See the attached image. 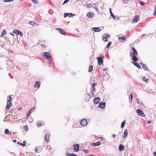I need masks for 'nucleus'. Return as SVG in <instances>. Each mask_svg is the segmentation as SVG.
I'll use <instances>...</instances> for the list:
<instances>
[{"instance_id":"f257e3e1","label":"nucleus","mask_w":156,"mask_h":156,"mask_svg":"<svg viewBox=\"0 0 156 156\" xmlns=\"http://www.w3.org/2000/svg\"><path fill=\"white\" fill-rule=\"evenodd\" d=\"M9 99L7 100V105H6L5 109L6 110H8L10 108L12 105V104L11 102L12 98L10 96L9 97Z\"/></svg>"},{"instance_id":"f03ea898","label":"nucleus","mask_w":156,"mask_h":156,"mask_svg":"<svg viewBox=\"0 0 156 156\" xmlns=\"http://www.w3.org/2000/svg\"><path fill=\"white\" fill-rule=\"evenodd\" d=\"M42 56L45 59H51V55L48 52H46L42 54Z\"/></svg>"},{"instance_id":"7ed1b4c3","label":"nucleus","mask_w":156,"mask_h":156,"mask_svg":"<svg viewBox=\"0 0 156 156\" xmlns=\"http://www.w3.org/2000/svg\"><path fill=\"white\" fill-rule=\"evenodd\" d=\"M96 83H94L92 84V89L91 91V94L92 97L94 96V93L95 91V86L97 85Z\"/></svg>"},{"instance_id":"20e7f679","label":"nucleus","mask_w":156,"mask_h":156,"mask_svg":"<svg viewBox=\"0 0 156 156\" xmlns=\"http://www.w3.org/2000/svg\"><path fill=\"white\" fill-rule=\"evenodd\" d=\"M136 112L138 114V115H140L141 117H145V115L144 113L143 112V111L140 109H138L136 110Z\"/></svg>"},{"instance_id":"39448f33","label":"nucleus","mask_w":156,"mask_h":156,"mask_svg":"<svg viewBox=\"0 0 156 156\" xmlns=\"http://www.w3.org/2000/svg\"><path fill=\"white\" fill-rule=\"evenodd\" d=\"M75 14H73L72 13H65L64 14V17L65 18L66 17H71L73 16H75Z\"/></svg>"},{"instance_id":"423d86ee","label":"nucleus","mask_w":156,"mask_h":156,"mask_svg":"<svg viewBox=\"0 0 156 156\" xmlns=\"http://www.w3.org/2000/svg\"><path fill=\"white\" fill-rule=\"evenodd\" d=\"M80 123L81 125L84 126H86L87 124V120L84 119L81 120Z\"/></svg>"},{"instance_id":"0eeeda50","label":"nucleus","mask_w":156,"mask_h":156,"mask_svg":"<svg viewBox=\"0 0 156 156\" xmlns=\"http://www.w3.org/2000/svg\"><path fill=\"white\" fill-rule=\"evenodd\" d=\"M110 36L108 34H106L103 36V40L105 41L106 42L108 41L107 39L108 37L109 38Z\"/></svg>"},{"instance_id":"6e6552de","label":"nucleus","mask_w":156,"mask_h":156,"mask_svg":"<svg viewBox=\"0 0 156 156\" xmlns=\"http://www.w3.org/2000/svg\"><path fill=\"white\" fill-rule=\"evenodd\" d=\"M139 20V17L138 15H136L134 16L132 22H137Z\"/></svg>"},{"instance_id":"1a4fd4ad","label":"nucleus","mask_w":156,"mask_h":156,"mask_svg":"<svg viewBox=\"0 0 156 156\" xmlns=\"http://www.w3.org/2000/svg\"><path fill=\"white\" fill-rule=\"evenodd\" d=\"M73 148L75 151H77L79 150V145L78 144H75L73 145Z\"/></svg>"},{"instance_id":"9d476101","label":"nucleus","mask_w":156,"mask_h":156,"mask_svg":"<svg viewBox=\"0 0 156 156\" xmlns=\"http://www.w3.org/2000/svg\"><path fill=\"white\" fill-rule=\"evenodd\" d=\"M97 60L98 61V64L99 65H101L103 64V60L100 57H98Z\"/></svg>"},{"instance_id":"9b49d317","label":"nucleus","mask_w":156,"mask_h":156,"mask_svg":"<svg viewBox=\"0 0 156 156\" xmlns=\"http://www.w3.org/2000/svg\"><path fill=\"white\" fill-rule=\"evenodd\" d=\"M119 39L122 42H123L127 40L126 38L124 36H123L122 37H119Z\"/></svg>"},{"instance_id":"f8f14e48","label":"nucleus","mask_w":156,"mask_h":156,"mask_svg":"<svg viewBox=\"0 0 156 156\" xmlns=\"http://www.w3.org/2000/svg\"><path fill=\"white\" fill-rule=\"evenodd\" d=\"M101 144V143L100 142H98L95 143H92L91 144V146L93 147H96L97 146H99Z\"/></svg>"},{"instance_id":"ddd939ff","label":"nucleus","mask_w":156,"mask_h":156,"mask_svg":"<svg viewBox=\"0 0 156 156\" xmlns=\"http://www.w3.org/2000/svg\"><path fill=\"white\" fill-rule=\"evenodd\" d=\"M100 101V99L99 98H95L94 100V102L96 104L99 103Z\"/></svg>"},{"instance_id":"4468645a","label":"nucleus","mask_w":156,"mask_h":156,"mask_svg":"<svg viewBox=\"0 0 156 156\" xmlns=\"http://www.w3.org/2000/svg\"><path fill=\"white\" fill-rule=\"evenodd\" d=\"M56 30H58L59 32L61 34H62L64 35L66 34V32L61 28H57L56 29Z\"/></svg>"},{"instance_id":"2eb2a0df","label":"nucleus","mask_w":156,"mask_h":156,"mask_svg":"<svg viewBox=\"0 0 156 156\" xmlns=\"http://www.w3.org/2000/svg\"><path fill=\"white\" fill-rule=\"evenodd\" d=\"M132 57V60L133 62H136L138 60V58L136 56V55H130Z\"/></svg>"},{"instance_id":"dca6fc26","label":"nucleus","mask_w":156,"mask_h":156,"mask_svg":"<svg viewBox=\"0 0 156 156\" xmlns=\"http://www.w3.org/2000/svg\"><path fill=\"white\" fill-rule=\"evenodd\" d=\"M93 12H88L87 14V16L89 18H91L93 17Z\"/></svg>"},{"instance_id":"f3484780","label":"nucleus","mask_w":156,"mask_h":156,"mask_svg":"<svg viewBox=\"0 0 156 156\" xmlns=\"http://www.w3.org/2000/svg\"><path fill=\"white\" fill-rule=\"evenodd\" d=\"M99 106L101 108H104L105 107V103L101 102L99 104Z\"/></svg>"},{"instance_id":"a211bd4d","label":"nucleus","mask_w":156,"mask_h":156,"mask_svg":"<svg viewBox=\"0 0 156 156\" xmlns=\"http://www.w3.org/2000/svg\"><path fill=\"white\" fill-rule=\"evenodd\" d=\"M44 125V122L41 121H38V123L37 124V126L38 127L43 126Z\"/></svg>"},{"instance_id":"6ab92c4d","label":"nucleus","mask_w":156,"mask_h":156,"mask_svg":"<svg viewBox=\"0 0 156 156\" xmlns=\"http://www.w3.org/2000/svg\"><path fill=\"white\" fill-rule=\"evenodd\" d=\"M128 130L127 129H125L123 135H122V138H125L128 135Z\"/></svg>"},{"instance_id":"aec40b11","label":"nucleus","mask_w":156,"mask_h":156,"mask_svg":"<svg viewBox=\"0 0 156 156\" xmlns=\"http://www.w3.org/2000/svg\"><path fill=\"white\" fill-rule=\"evenodd\" d=\"M50 136L49 134H46L44 136V140L46 142L49 141V138Z\"/></svg>"},{"instance_id":"412c9836","label":"nucleus","mask_w":156,"mask_h":156,"mask_svg":"<svg viewBox=\"0 0 156 156\" xmlns=\"http://www.w3.org/2000/svg\"><path fill=\"white\" fill-rule=\"evenodd\" d=\"M125 147L122 144H121L119 145V151H123L124 150Z\"/></svg>"},{"instance_id":"4be33fe9","label":"nucleus","mask_w":156,"mask_h":156,"mask_svg":"<svg viewBox=\"0 0 156 156\" xmlns=\"http://www.w3.org/2000/svg\"><path fill=\"white\" fill-rule=\"evenodd\" d=\"M40 83H39V82H36L34 85V87H37V88L39 87L40 86Z\"/></svg>"},{"instance_id":"5701e85b","label":"nucleus","mask_w":156,"mask_h":156,"mask_svg":"<svg viewBox=\"0 0 156 156\" xmlns=\"http://www.w3.org/2000/svg\"><path fill=\"white\" fill-rule=\"evenodd\" d=\"M93 30L96 32H99L100 31V28L99 27H94L93 28Z\"/></svg>"},{"instance_id":"b1692460","label":"nucleus","mask_w":156,"mask_h":156,"mask_svg":"<svg viewBox=\"0 0 156 156\" xmlns=\"http://www.w3.org/2000/svg\"><path fill=\"white\" fill-rule=\"evenodd\" d=\"M132 63H133L138 68H141V67L136 62H132Z\"/></svg>"},{"instance_id":"393cba45","label":"nucleus","mask_w":156,"mask_h":156,"mask_svg":"<svg viewBox=\"0 0 156 156\" xmlns=\"http://www.w3.org/2000/svg\"><path fill=\"white\" fill-rule=\"evenodd\" d=\"M16 31L17 32V34H16L17 35H20V36L21 37H22L23 36V33L20 31L19 30H16Z\"/></svg>"},{"instance_id":"a878e982","label":"nucleus","mask_w":156,"mask_h":156,"mask_svg":"<svg viewBox=\"0 0 156 156\" xmlns=\"http://www.w3.org/2000/svg\"><path fill=\"white\" fill-rule=\"evenodd\" d=\"M137 55V53L136 51V50H135L134 51H133V52H131L130 55Z\"/></svg>"},{"instance_id":"bb28decb","label":"nucleus","mask_w":156,"mask_h":156,"mask_svg":"<svg viewBox=\"0 0 156 156\" xmlns=\"http://www.w3.org/2000/svg\"><path fill=\"white\" fill-rule=\"evenodd\" d=\"M5 134H7L8 135H11V133L9 131L8 129H6L5 130Z\"/></svg>"},{"instance_id":"cd10ccee","label":"nucleus","mask_w":156,"mask_h":156,"mask_svg":"<svg viewBox=\"0 0 156 156\" xmlns=\"http://www.w3.org/2000/svg\"><path fill=\"white\" fill-rule=\"evenodd\" d=\"M109 11L111 16L113 18V19H115V16L113 15L110 9H109Z\"/></svg>"},{"instance_id":"c85d7f7f","label":"nucleus","mask_w":156,"mask_h":156,"mask_svg":"<svg viewBox=\"0 0 156 156\" xmlns=\"http://www.w3.org/2000/svg\"><path fill=\"white\" fill-rule=\"evenodd\" d=\"M6 33V30H2V33L1 34V37H2Z\"/></svg>"},{"instance_id":"c756f323","label":"nucleus","mask_w":156,"mask_h":156,"mask_svg":"<svg viewBox=\"0 0 156 156\" xmlns=\"http://www.w3.org/2000/svg\"><path fill=\"white\" fill-rule=\"evenodd\" d=\"M111 44H112V42H111V41L109 42H108L107 45L106 46V47L107 48H108L110 47V46L111 45Z\"/></svg>"},{"instance_id":"7c9ffc66","label":"nucleus","mask_w":156,"mask_h":156,"mask_svg":"<svg viewBox=\"0 0 156 156\" xmlns=\"http://www.w3.org/2000/svg\"><path fill=\"white\" fill-rule=\"evenodd\" d=\"M23 129L26 131H27L28 130V127L27 126H23Z\"/></svg>"},{"instance_id":"2f4dec72","label":"nucleus","mask_w":156,"mask_h":156,"mask_svg":"<svg viewBox=\"0 0 156 156\" xmlns=\"http://www.w3.org/2000/svg\"><path fill=\"white\" fill-rule=\"evenodd\" d=\"M92 4H89L87 5L86 7L87 8H90V7H92Z\"/></svg>"},{"instance_id":"473e14b6","label":"nucleus","mask_w":156,"mask_h":156,"mask_svg":"<svg viewBox=\"0 0 156 156\" xmlns=\"http://www.w3.org/2000/svg\"><path fill=\"white\" fill-rule=\"evenodd\" d=\"M125 121H124L122 122L121 125V128H122L124 127V125L125 124Z\"/></svg>"},{"instance_id":"72a5a7b5","label":"nucleus","mask_w":156,"mask_h":156,"mask_svg":"<svg viewBox=\"0 0 156 156\" xmlns=\"http://www.w3.org/2000/svg\"><path fill=\"white\" fill-rule=\"evenodd\" d=\"M141 63L142 64V67L143 68H147V67L146 64H142V62H141Z\"/></svg>"},{"instance_id":"f704fd0d","label":"nucleus","mask_w":156,"mask_h":156,"mask_svg":"<svg viewBox=\"0 0 156 156\" xmlns=\"http://www.w3.org/2000/svg\"><path fill=\"white\" fill-rule=\"evenodd\" d=\"M39 147H37L35 148V151L36 153H37L39 151Z\"/></svg>"},{"instance_id":"c9c22d12","label":"nucleus","mask_w":156,"mask_h":156,"mask_svg":"<svg viewBox=\"0 0 156 156\" xmlns=\"http://www.w3.org/2000/svg\"><path fill=\"white\" fill-rule=\"evenodd\" d=\"M29 23L32 25H33V26H34V25L35 24H36V23L35 22H34L33 21H30Z\"/></svg>"},{"instance_id":"e433bc0d","label":"nucleus","mask_w":156,"mask_h":156,"mask_svg":"<svg viewBox=\"0 0 156 156\" xmlns=\"http://www.w3.org/2000/svg\"><path fill=\"white\" fill-rule=\"evenodd\" d=\"M143 80L145 82H147L148 80V79L147 78H146L145 77H143Z\"/></svg>"},{"instance_id":"4c0bfd02","label":"nucleus","mask_w":156,"mask_h":156,"mask_svg":"<svg viewBox=\"0 0 156 156\" xmlns=\"http://www.w3.org/2000/svg\"><path fill=\"white\" fill-rule=\"evenodd\" d=\"M139 3L141 5H144L145 4V3L144 2L142 1H140Z\"/></svg>"},{"instance_id":"58836bf2","label":"nucleus","mask_w":156,"mask_h":156,"mask_svg":"<svg viewBox=\"0 0 156 156\" xmlns=\"http://www.w3.org/2000/svg\"><path fill=\"white\" fill-rule=\"evenodd\" d=\"M14 0H3V1L5 2H13Z\"/></svg>"},{"instance_id":"ea45409f","label":"nucleus","mask_w":156,"mask_h":156,"mask_svg":"<svg viewBox=\"0 0 156 156\" xmlns=\"http://www.w3.org/2000/svg\"><path fill=\"white\" fill-rule=\"evenodd\" d=\"M32 1L35 4H37L38 3V2L37 1V0H32Z\"/></svg>"},{"instance_id":"a19ab883","label":"nucleus","mask_w":156,"mask_h":156,"mask_svg":"<svg viewBox=\"0 0 156 156\" xmlns=\"http://www.w3.org/2000/svg\"><path fill=\"white\" fill-rule=\"evenodd\" d=\"M68 156H76V155L73 154H68Z\"/></svg>"},{"instance_id":"79ce46f5","label":"nucleus","mask_w":156,"mask_h":156,"mask_svg":"<svg viewBox=\"0 0 156 156\" xmlns=\"http://www.w3.org/2000/svg\"><path fill=\"white\" fill-rule=\"evenodd\" d=\"M31 113V111H29L28 112V113L27 114V118L30 115Z\"/></svg>"},{"instance_id":"37998d69","label":"nucleus","mask_w":156,"mask_h":156,"mask_svg":"<svg viewBox=\"0 0 156 156\" xmlns=\"http://www.w3.org/2000/svg\"><path fill=\"white\" fill-rule=\"evenodd\" d=\"M22 144H23V147L25 146L26 145V141L24 140L23 141V143Z\"/></svg>"},{"instance_id":"c03bdc74","label":"nucleus","mask_w":156,"mask_h":156,"mask_svg":"<svg viewBox=\"0 0 156 156\" xmlns=\"http://www.w3.org/2000/svg\"><path fill=\"white\" fill-rule=\"evenodd\" d=\"M99 57H100L101 58L103 59L105 58V56L104 55L102 54Z\"/></svg>"},{"instance_id":"a18cd8bd","label":"nucleus","mask_w":156,"mask_h":156,"mask_svg":"<svg viewBox=\"0 0 156 156\" xmlns=\"http://www.w3.org/2000/svg\"><path fill=\"white\" fill-rule=\"evenodd\" d=\"M70 0H65L64 1L63 4H64L69 1Z\"/></svg>"},{"instance_id":"49530a36","label":"nucleus","mask_w":156,"mask_h":156,"mask_svg":"<svg viewBox=\"0 0 156 156\" xmlns=\"http://www.w3.org/2000/svg\"><path fill=\"white\" fill-rule=\"evenodd\" d=\"M92 7L93 8H95L96 7V4L94 3L92 4Z\"/></svg>"},{"instance_id":"de8ad7c7","label":"nucleus","mask_w":156,"mask_h":156,"mask_svg":"<svg viewBox=\"0 0 156 156\" xmlns=\"http://www.w3.org/2000/svg\"><path fill=\"white\" fill-rule=\"evenodd\" d=\"M130 97L131 98V101H130L131 102L132 100L133 99V95L132 94H130Z\"/></svg>"},{"instance_id":"09e8293b","label":"nucleus","mask_w":156,"mask_h":156,"mask_svg":"<svg viewBox=\"0 0 156 156\" xmlns=\"http://www.w3.org/2000/svg\"><path fill=\"white\" fill-rule=\"evenodd\" d=\"M16 30H14L13 31V33H14V34H17V32L16 31Z\"/></svg>"},{"instance_id":"8fccbe9b","label":"nucleus","mask_w":156,"mask_h":156,"mask_svg":"<svg viewBox=\"0 0 156 156\" xmlns=\"http://www.w3.org/2000/svg\"><path fill=\"white\" fill-rule=\"evenodd\" d=\"M8 52H9L11 53H13V51L11 50H8Z\"/></svg>"},{"instance_id":"3c124183","label":"nucleus","mask_w":156,"mask_h":156,"mask_svg":"<svg viewBox=\"0 0 156 156\" xmlns=\"http://www.w3.org/2000/svg\"><path fill=\"white\" fill-rule=\"evenodd\" d=\"M131 50L132 51H133L135 50L136 49L134 47H131Z\"/></svg>"},{"instance_id":"603ef678","label":"nucleus","mask_w":156,"mask_h":156,"mask_svg":"<svg viewBox=\"0 0 156 156\" xmlns=\"http://www.w3.org/2000/svg\"><path fill=\"white\" fill-rule=\"evenodd\" d=\"M41 46L42 47H44H44H45V44H41Z\"/></svg>"},{"instance_id":"864d4df0","label":"nucleus","mask_w":156,"mask_h":156,"mask_svg":"<svg viewBox=\"0 0 156 156\" xmlns=\"http://www.w3.org/2000/svg\"><path fill=\"white\" fill-rule=\"evenodd\" d=\"M50 59H48V64H50V63H51V61H50Z\"/></svg>"},{"instance_id":"5fc2aeb1","label":"nucleus","mask_w":156,"mask_h":156,"mask_svg":"<svg viewBox=\"0 0 156 156\" xmlns=\"http://www.w3.org/2000/svg\"><path fill=\"white\" fill-rule=\"evenodd\" d=\"M139 101H140V100L139 98L138 99H137L136 100V102H137V103H139Z\"/></svg>"},{"instance_id":"6e6d98bb","label":"nucleus","mask_w":156,"mask_h":156,"mask_svg":"<svg viewBox=\"0 0 156 156\" xmlns=\"http://www.w3.org/2000/svg\"><path fill=\"white\" fill-rule=\"evenodd\" d=\"M147 122L149 124H150L151 122V120H148L147 121Z\"/></svg>"},{"instance_id":"4d7b16f0","label":"nucleus","mask_w":156,"mask_h":156,"mask_svg":"<svg viewBox=\"0 0 156 156\" xmlns=\"http://www.w3.org/2000/svg\"><path fill=\"white\" fill-rule=\"evenodd\" d=\"M84 152L86 153H88V151L87 150H84Z\"/></svg>"},{"instance_id":"13d9d810","label":"nucleus","mask_w":156,"mask_h":156,"mask_svg":"<svg viewBox=\"0 0 156 156\" xmlns=\"http://www.w3.org/2000/svg\"><path fill=\"white\" fill-rule=\"evenodd\" d=\"M17 143L18 144H19V145H21V146H23V144L20 143L19 142H18Z\"/></svg>"},{"instance_id":"bf43d9fd","label":"nucleus","mask_w":156,"mask_h":156,"mask_svg":"<svg viewBox=\"0 0 156 156\" xmlns=\"http://www.w3.org/2000/svg\"><path fill=\"white\" fill-rule=\"evenodd\" d=\"M116 20H118L119 19V17L118 16H116L115 17V19Z\"/></svg>"},{"instance_id":"052dcab7","label":"nucleus","mask_w":156,"mask_h":156,"mask_svg":"<svg viewBox=\"0 0 156 156\" xmlns=\"http://www.w3.org/2000/svg\"><path fill=\"white\" fill-rule=\"evenodd\" d=\"M93 69H89V72H92V71Z\"/></svg>"},{"instance_id":"680f3d73","label":"nucleus","mask_w":156,"mask_h":156,"mask_svg":"<svg viewBox=\"0 0 156 156\" xmlns=\"http://www.w3.org/2000/svg\"><path fill=\"white\" fill-rule=\"evenodd\" d=\"M95 9L96 10V11L97 12H98V8L96 7L95 8Z\"/></svg>"},{"instance_id":"e2e57ef3","label":"nucleus","mask_w":156,"mask_h":156,"mask_svg":"<svg viewBox=\"0 0 156 156\" xmlns=\"http://www.w3.org/2000/svg\"><path fill=\"white\" fill-rule=\"evenodd\" d=\"M153 14L154 16H156V12H154Z\"/></svg>"},{"instance_id":"0e129e2a","label":"nucleus","mask_w":156,"mask_h":156,"mask_svg":"<svg viewBox=\"0 0 156 156\" xmlns=\"http://www.w3.org/2000/svg\"><path fill=\"white\" fill-rule=\"evenodd\" d=\"M89 68H93V66L91 65L90 66Z\"/></svg>"},{"instance_id":"69168bd1","label":"nucleus","mask_w":156,"mask_h":156,"mask_svg":"<svg viewBox=\"0 0 156 156\" xmlns=\"http://www.w3.org/2000/svg\"><path fill=\"white\" fill-rule=\"evenodd\" d=\"M87 156H94L93 154H89L87 155Z\"/></svg>"},{"instance_id":"338daca9","label":"nucleus","mask_w":156,"mask_h":156,"mask_svg":"<svg viewBox=\"0 0 156 156\" xmlns=\"http://www.w3.org/2000/svg\"><path fill=\"white\" fill-rule=\"evenodd\" d=\"M153 153L154 156H156V152H154Z\"/></svg>"},{"instance_id":"774afa93","label":"nucleus","mask_w":156,"mask_h":156,"mask_svg":"<svg viewBox=\"0 0 156 156\" xmlns=\"http://www.w3.org/2000/svg\"><path fill=\"white\" fill-rule=\"evenodd\" d=\"M154 12H156V6H155L154 7Z\"/></svg>"}]
</instances>
